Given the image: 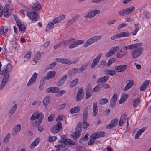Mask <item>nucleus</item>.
Masks as SVG:
<instances>
[{
	"mask_svg": "<svg viewBox=\"0 0 151 151\" xmlns=\"http://www.w3.org/2000/svg\"><path fill=\"white\" fill-rule=\"evenodd\" d=\"M131 51V55L132 58H136L139 57L142 54L143 49L142 47L136 48Z\"/></svg>",
	"mask_w": 151,
	"mask_h": 151,
	"instance_id": "1",
	"label": "nucleus"
},
{
	"mask_svg": "<svg viewBox=\"0 0 151 151\" xmlns=\"http://www.w3.org/2000/svg\"><path fill=\"white\" fill-rule=\"evenodd\" d=\"M135 9V7L132 6L120 10L118 12V14L122 16L129 15L132 13L133 11Z\"/></svg>",
	"mask_w": 151,
	"mask_h": 151,
	"instance_id": "2",
	"label": "nucleus"
},
{
	"mask_svg": "<svg viewBox=\"0 0 151 151\" xmlns=\"http://www.w3.org/2000/svg\"><path fill=\"white\" fill-rule=\"evenodd\" d=\"M43 118L44 115L43 113H40L38 112H36L33 114L30 118V119L32 121H33L39 118L38 121H37V123L39 122V123H41L42 122Z\"/></svg>",
	"mask_w": 151,
	"mask_h": 151,
	"instance_id": "3",
	"label": "nucleus"
},
{
	"mask_svg": "<svg viewBox=\"0 0 151 151\" xmlns=\"http://www.w3.org/2000/svg\"><path fill=\"white\" fill-rule=\"evenodd\" d=\"M3 73L2 74L0 75H4L3 79L1 81L0 86V89L2 90L6 84V83L8 81L9 78V72L8 73Z\"/></svg>",
	"mask_w": 151,
	"mask_h": 151,
	"instance_id": "4",
	"label": "nucleus"
},
{
	"mask_svg": "<svg viewBox=\"0 0 151 151\" xmlns=\"http://www.w3.org/2000/svg\"><path fill=\"white\" fill-rule=\"evenodd\" d=\"M82 124L80 122L77 124L75 132L72 134V136L74 137L77 138L80 136L82 131Z\"/></svg>",
	"mask_w": 151,
	"mask_h": 151,
	"instance_id": "5",
	"label": "nucleus"
},
{
	"mask_svg": "<svg viewBox=\"0 0 151 151\" xmlns=\"http://www.w3.org/2000/svg\"><path fill=\"white\" fill-rule=\"evenodd\" d=\"M56 61L58 62L64 64H76L77 63L76 61L74 62L70 60L65 58H59L56 59Z\"/></svg>",
	"mask_w": 151,
	"mask_h": 151,
	"instance_id": "6",
	"label": "nucleus"
},
{
	"mask_svg": "<svg viewBox=\"0 0 151 151\" xmlns=\"http://www.w3.org/2000/svg\"><path fill=\"white\" fill-rule=\"evenodd\" d=\"M100 11L97 9L93 10L88 12V13L84 16L86 19L92 18L96 15L99 14Z\"/></svg>",
	"mask_w": 151,
	"mask_h": 151,
	"instance_id": "7",
	"label": "nucleus"
},
{
	"mask_svg": "<svg viewBox=\"0 0 151 151\" xmlns=\"http://www.w3.org/2000/svg\"><path fill=\"white\" fill-rule=\"evenodd\" d=\"M130 35L129 33L126 32H122L119 33L114 35L111 37V39L112 40L123 37H128Z\"/></svg>",
	"mask_w": 151,
	"mask_h": 151,
	"instance_id": "8",
	"label": "nucleus"
},
{
	"mask_svg": "<svg viewBox=\"0 0 151 151\" xmlns=\"http://www.w3.org/2000/svg\"><path fill=\"white\" fill-rule=\"evenodd\" d=\"M62 129V124L60 122H57V124L51 128V131L53 133H57Z\"/></svg>",
	"mask_w": 151,
	"mask_h": 151,
	"instance_id": "9",
	"label": "nucleus"
},
{
	"mask_svg": "<svg viewBox=\"0 0 151 151\" xmlns=\"http://www.w3.org/2000/svg\"><path fill=\"white\" fill-rule=\"evenodd\" d=\"M24 11L31 20L35 21L37 20V16L38 15L35 12H28L27 10H24Z\"/></svg>",
	"mask_w": 151,
	"mask_h": 151,
	"instance_id": "10",
	"label": "nucleus"
},
{
	"mask_svg": "<svg viewBox=\"0 0 151 151\" xmlns=\"http://www.w3.org/2000/svg\"><path fill=\"white\" fill-rule=\"evenodd\" d=\"M119 49V47L118 46H116L112 47L111 50L105 54V57L106 58H108L113 55Z\"/></svg>",
	"mask_w": 151,
	"mask_h": 151,
	"instance_id": "11",
	"label": "nucleus"
},
{
	"mask_svg": "<svg viewBox=\"0 0 151 151\" xmlns=\"http://www.w3.org/2000/svg\"><path fill=\"white\" fill-rule=\"evenodd\" d=\"M142 45V43H138L132 44L131 45L124 47V50H132L134 48H137L140 47Z\"/></svg>",
	"mask_w": 151,
	"mask_h": 151,
	"instance_id": "12",
	"label": "nucleus"
},
{
	"mask_svg": "<svg viewBox=\"0 0 151 151\" xmlns=\"http://www.w3.org/2000/svg\"><path fill=\"white\" fill-rule=\"evenodd\" d=\"M118 119L116 118L112 120L109 124L107 125L106 128L108 129H111L114 127L117 124Z\"/></svg>",
	"mask_w": 151,
	"mask_h": 151,
	"instance_id": "13",
	"label": "nucleus"
},
{
	"mask_svg": "<svg viewBox=\"0 0 151 151\" xmlns=\"http://www.w3.org/2000/svg\"><path fill=\"white\" fill-rule=\"evenodd\" d=\"M15 20L17 23V25L19 27V31L22 32L25 30L26 28L24 25L22 24L20 22L19 19L17 17L14 16Z\"/></svg>",
	"mask_w": 151,
	"mask_h": 151,
	"instance_id": "14",
	"label": "nucleus"
},
{
	"mask_svg": "<svg viewBox=\"0 0 151 151\" xmlns=\"http://www.w3.org/2000/svg\"><path fill=\"white\" fill-rule=\"evenodd\" d=\"M37 73L36 72H35L34 73L31 79H30L27 83V86H29L30 85H31L33 83H35L37 79Z\"/></svg>",
	"mask_w": 151,
	"mask_h": 151,
	"instance_id": "15",
	"label": "nucleus"
},
{
	"mask_svg": "<svg viewBox=\"0 0 151 151\" xmlns=\"http://www.w3.org/2000/svg\"><path fill=\"white\" fill-rule=\"evenodd\" d=\"M79 16L78 15L73 16L72 19L69 20L66 24L67 26H70L75 22L78 20Z\"/></svg>",
	"mask_w": 151,
	"mask_h": 151,
	"instance_id": "16",
	"label": "nucleus"
},
{
	"mask_svg": "<svg viewBox=\"0 0 151 151\" xmlns=\"http://www.w3.org/2000/svg\"><path fill=\"white\" fill-rule=\"evenodd\" d=\"M59 89L57 87H51L47 89L46 91L47 93L52 92L54 93H58L59 92Z\"/></svg>",
	"mask_w": 151,
	"mask_h": 151,
	"instance_id": "17",
	"label": "nucleus"
},
{
	"mask_svg": "<svg viewBox=\"0 0 151 151\" xmlns=\"http://www.w3.org/2000/svg\"><path fill=\"white\" fill-rule=\"evenodd\" d=\"M83 90L82 88H80L79 90L77 93V101H79L83 97L84 93Z\"/></svg>",
	"mask_w": 151,
	"mask_h": 151,
	"instance_id": "18",
	"label": "nucleus"
},
{
	"mask_svg": "<svg viewBox=\"0 0 151 151\" xmlns=\"http://www.w3.org/2000/svg\"><path fill=\"white\" fill-rule=\"evenodd\" d=\"M117 100V94L115 93L113 96L110 100V105L112 107L114 108L116 105V101Z\"/></svg>",
	"mask_w": 151,
	"mask_h": 151,
	"instance_id": "19",
	"label": "nucleus"
},
{
	"mask_svg": "<svg viewBox=\"0 0 151 151\" xmlns=\"http://www.w3.org/2000/svg\"><path fill=\"white\" fill-rule=\"evenodd\" d=\"M115 68L117 72H123L127 68V66L125 65H121L116 66Z\"/></svg>",
	"mask_w": 151,
	"mask_h": 151,
	"instance_id": "20",
	"label": "nucleus"
},
{
	"mask_svg": "<svg viewBox=\"0 0 151 151\" xmlns=\"http://www.w3.org/2000/svg\"><path fill=\"white\" fill-rule=\"evenodd\" d=\"M147 129V127H145L140 129L139 131L137 132L135 135V139H139L140 136L142 133L146 130Z\"/></svg>",
	"mask_w": 151,
	"mask_h": 151,
	"instance_id": "21",
	"label": "nucleus"
},
{
	"mask_svg": "<svg viewBox=\"0 0 151 151\" xmlns=\"http://www.w3.org/2000/svg\"><path fill=\"white\" fill-rule=\"evenodd\" d=\"M109 77L108 76H104L103 77L99 78L97 80V83H104L106 82L108 80Z\"/></svg>",
	"mask_w": 151,
	"mask_h": 151,
	"instance_id": "22",
	"label": "nucleus"
},
{
	"mask_svg": "<svg viewBox=\"0 0 151 151\" xmlns=\"http://www.w3.org/2000/svg\"><path fill=\"white\" fill-rule=\"evenodd\" d=\"M55 74L56 72L55 71H49L47 73L45 78V79L47 80L53 78L55 76Z\"/></svg>",
	"mask_w": 151,
	"mask_h": 151,
	"instance_id": "23",
	"label": "nucleus"
},
{
	"mask_svg": "<svg viewBox=\"0 0 151 151\" xmlns=\"http://www.w3.org/2000/svg\"><path fill=\"white\" fill-rule=\"evenodd\" d=\"M65 18V16L64 15H63L61 16H59L54 19L53 22L55 24H56L64 20Z\"/></svg>",
	"mask_w": 151,
	"mask_h": 151,
	"instance_id": "24",
	"label": "nucleus"
},
{
	"mask_svg": "<svg viewBox=\"0 0 151 151\" xmlns=\"http://www.w3.org/2000/svg\"><path fill=\"white\" fill-rule=\"evenodd\" d=\"M127 117V115L124 114L121 117L119 123V126H122L123 124V123L125 122Z\"/></svg>",
	"mask_w": 151,
	"mask_h": 151,
	"instance_id": "25",
	"label": "nucleus"
},
{
	"mask_svg": "<svg viewBox=\"0 0 151 151\" xmlns=\"http://www.w3.org/2000/svg\"><path fill=\"white\" fill-rule=\"evenodd\" d=\"M129 82L125 86L123 90L124 91H125L131 88L132 87L133 85L134 82L133 80H129Z\"/></svg>",
	"mask_w": 151,
	"mask_h": 151,
	"instance_id": "26",
	"label": "nucleus"
},
{
	"mask_svg": "<svg viewBox=\"0 0 151 151\" xmlns=\"http://www.w3.org/2000/svg\"><path fill=\"white\" fill-rule=\"evenodd\" d=\"M93 134H94V135L95 136L96 138H98L99 137H103L105 134V132L102 131L95 132L93 133Z\"/></svg>",
	"mask_w": 151,
	"mask_h": 151,
	"instance_id": "27",
	"label": "nucleus"
},
{
	"mask_svg": "<svg viewBox=\"0 0 151 151\" xmlns=\"http://www.w3.org/2000/svg\"><path fill=\"white\" fill-rule=\"evenodd\" d=\"M92 95L91 88L89 86H88L86 91V98L88 99Z\"/></svg>",
	"mask_w": 151,
	"mask_h": 151,
	"instance_id": "28",
	"label": "nucleus"
},
{
	"mask_svg": "<svg viewBox=\"0 0 151 151\" xmlns=\"http://www.w3.org/2000/svg\"><path fill=\"white\" fill-rule=\"evenodd\" d=\"M150 81L146 80L141 86L140 87V90L143 91L147 87Z\"/></svg>",
	"mask_w": 151,
	"mask_h": 151,
	"instance_id": "29",
	"label": "nucleus"
},
{
	"mask_svg": "<svg viewBox=\"0 0 151 151\" xmlns=\"http://www.w3.org/2000/svg\"><path fill=\"white\" fill-rule=\"evenodd\" d=\"M95 43L92 37L89 39L83 45L84 47H87L88 45Z\"/></svg>",
	"mask_w": 151,
	"mask_h": 151,
	"instance_id": "30",
	"label": "nucleus"
},
{
	"mask_svg": "<svg viewBox=\"0 0 151 151\" xmlns=\"http://www.w3.org/2000/svg\"><path fill=\"white\" fill-rule=\"evenodd\" d=\"M50 98L49 96H45L43 99V104L45 106H47L50 102Z\"/></svg>",
	"mask_w": 151,
	"mask_h": 151,
	"instance_id": "31",
	"label": "nucleus"
},
{
	"mask_svg": "<svg viewBox=\"0 0 151 151\" xmlns=\"http://www.w3.org/2000/svg\"><path fill=\"white\" fill-rule=\"evenodd\" d=\"M67 77V76L66 74L63 76L58 82V86H61L63 85V84L65 83V80L66 79Z\"/></svg>",
	"mask_w": 151,
	"mask_h": 151,
	"instance_id": "32",
	"label": "nucleus"
},
{
	"mask_svg": "<svg viewBox=\"0 0 151 151\" xmlns=\"http://www.w3.org/2000/svg\"><path fill=\"white\" fill-rule=\"evenodd\" d=\"M98 111V107L97 104L95 103H93V116H96L97 113Z\"/></svg>",
	"mask_w": 151,
	"mask_h": 151,
	"instance_id": "33",
	"label": "nucleus"
},
{
	"mask_svg": "<svg viewBox=\"0 0 151 151\" xmlns=\"http://www.w3.org/2000/svg\"><path fill=\"white\" fill-rule=\"evenodd\" d=\"M80 106H78L71 109H70V111L71 114L77 113L80 111Z\"/></svg>",
	"mask_w": 151,
	"mask_h": 151,
	"instance_id": "34",
	"label": "nucleus"
},
{
	"mask_svg": "<svg viewBox=\"0 0 151 151\" xmlns=\"http://www.w3.org/2000/svg\"><path fill=\"white\" fill-rule=\"evenodd\" d=\"M34 6H32V8L35 10H39L41 9V5L39 3L36 2L34 3Z\"/></svg>",
	"mask_w": 151,
	"mask_h": 151,
	"instance_id": "35",
	"label": "nucleus"
},
{
	"mask_svg": "<svg viewBox=\"0 0 151 151\" xmlns=\"http://www.w3.org/2000/svg\"><path fill=\"white\" fill-rule=\"evenodd\" d=\"M88 107L86 106L84 110L83 115V119L85 120V119H87V118L88 117Z\"/></svg>",
	"mask_w": 151,
	"mask_h": 151,
	"instance_id": "36",
	"label": "nucleus"
},
{
	"mask_svg": "<svg viewBox=\"0 0 151 151\" xmlns=\"http://www.w3.org/2000/svg\"><path fill=\"white\" fill-rule=\"evenodd\" d=\"M78 71V69L77 68H75L72 69L68 72L69 75L72 76L76 74Z\"/></svg>",
	"mask_w": 151,
	"mask_h": 151,
	"instance_id": "37",
	"label": "nucleus"
},
{
	"mask_svg": "<svg viewBox=\"0 0 151 151\" xmlns=\"http://www.w3.org/2000/svg\"><path fill=\"white\" fill-rule=\"evenodd\" d=\"M96 138L95 136L94 135V134H93L90 138L89 142L88 143V145H91L93 144L95 142Z\"/></svg>",
	"mask_w": 151,
	"mask_h": 151,
	"instance_id": "38",
	"label": "nucleus"
},
{
	"mask_svg": "<svg viewBox=\"0 0 151 151\" xmlns=\"http://www.w3.org/2000/svg\"><path fill=\"white\" fill-rule=\"evenodd\" d=\"M78 78L75 79L71 81L70 83V87H74L78 83Z\"/></svg>",
	"mask_w": 151,
	"mask_h": 151,
	"instance_id": "39",
	"label": "nucleus"
},
{
	"mask_svg": "<svg viewBox=\"0 0 151 151\" xmlns=\"http://www.w3.org/2000/svg\"><path fill=\"white\" fill-rule=\"evenodd\" d=\"M54 23L52 22H50L48 24L46 28L45 29L46 31H48V30H51L54 28Z\"/></svg>",
	"mask_w": 151,
	"mask_h": 151,
	"instance_id": "40",
	"label": "nucleus"
},
{
	"mask_svg": "<svg viewBox=\"0 0 151 151\" xmlns=\"http://www.w3.org/2000/svg\"><path fill=\"white\" fill-rule=\"evenodd\" d=\"M11 66L12 64L11 63H8L7 66H6L5 68L2 71V72H3L4 73H9V70H10Z\"/></svg>",
	"mask_w": 151,
	"mask_h": 151,
	"instance_id": "41",
	"label": "nucleus"
},
{
	"mask_svg": "<svg viewBox=\"0 0 151 151\" xmlns=\"http://www.w3.org/2000/svg\"><path fill=\"white\" fill-rule=\"evenodd\" d=\"M17 107V105L16 104H15L10 109L9 113L12 114L15 111Z\"/></svg>",
	"mask_w": 151,
	"mask_h": 151,
	"instance_id": "42",
	"label": "nucleus"
},
{
	"mask_svg": "<svg viewBox=\"0 0 151 151\" xmlns=\"http://www.w3.org/2000/svg\"><path fill=\"white\" fill-rule=\"evenodd\" d=\"M88 133L86 134L84 136V137L80 140L79 142L80 143H83L87 141L88 139Z\"/></svg>",
	"mask_w": 151,
	"mask_h": 151,
	"instance_id": "43",
	"label": "nucleus"
},
{
	"mask_svg": "<svg viewBox=\"0 0 151 151\" xmlns=\"http://www.w3.org/2000/svg\"><path fill=\"white\" fill-rule=\"evenodd\" d=\"M21 129V127L20 124H19L14 127V130L16 134Z\"/></svg>",
	"mask_w": 151,
	"mask_h": 151,
	"instance_id": "44",
	"label": "nucleus"
},
{
	"mask_svg": "<svg viewBox=\"0 0 151 151\" xmlns=\"http://www.w3.org/2000/svg\"><path fill=\"white\" fill-rule=\"evenodd\" d=\"M38 140V139H36L32 142L30 146L31 148H33L38 145L39 143Z\"/></svg>",
	"mask_w": 151,
	"mask_h": 151,
	"instance_id": "45",
	"label": "nucleus"
},
{
	"mask_svg": "<svg viewBox=\"0 0 151 151\" xmlns=\"http://www.w3.org/2000/svg\"><path fill=\"white\" fill-rule=\"evenodd\" d=\"M87 65H83L82 67L80 68L78 70V73H81L83 72L87 68Z\"/></svg>",
	"mask_w": 151,
	"mask_h": 151,
	"instance_id": "46",
	"label": "nucleus"
},
{
	"mask_svg": "<svg viewBox=\"0 0 151 151\" xmlns=\"http://www.w3.org/2000/svg\"><path fill=\"white\" fill-rule=\"evenodd\" d=\"M140 102L139 99L138 98H136L133 101V106L135 107H136L137 106Z\"/></svg>",
	"mask_w": 151,
	"mask_h": 151,
	"instance_id": "47",
	"label": "nucleus"
},
{
	"mask_svg": "<svg viewBox=\"0 0 151 151\" xmlns=\"http://www.w3.org/2000/svg\"><path fill=\"white\" fill-rule=\"evenodd\" d=\"M99 61L98 60L96 59H94L91 65V68H93L98 63Z\"/></svg>",
	"mask_w": 151,
	"mask_h": 151,
	"instance_id": "48",
	"label": "nucleus"
},
{
	"mask_svg": "<svg viewBox=\"0 0 151 151\" xmlns=\"http://www.w3.org/2000/svg\"><path fill=\"white\" fill-rule=\"evenodd\" d=\"M92 37L94 42H95L100 40L101 38L102 37L101 35L95 36Z\"/></svg>",
	"mask_w": 151,
	"mask_h": 151,
	"instance_id": "49",
	"label": "nucleus"
},
{
	"mask_svg": "<svg viewBox=\"0 0 151 151\" xmlns=\"http://www.w3.org/2000/svg\"><path fill=\"white\" fill-rule=\"evenodd\" d=\"M87 120V119H85V120L84 119L83 120V127L84 129L87 128L89 126V124L86 122Z\"/></svg>",
	"mask_w": 151,
	"mask_h": 151,
	"instance_id": "50",
	"label": "nucleus"
},
{
	"mask_svg": "<svg viewBox=\"0 0 151 151\" xmlns=\"http://www.w3.org/2000/svg\"><path fill=\"white\" fill-rule=\"evenodd\" d=\"M36 124H38L37 127L39 131L40 132H42L44 129V127L40 124L41 123H39V122L37 123V121H36Z\"/></svg>",
	"mask_w": 151,
	"mask_h": 151,
	"instance_id": "51",
	"label": "nucleus"
},
{
	"mask_svg": "<svg viewBox=\"0 0 151 151\" xmlns=\"http://www.w3.org/2000/svg\"><path fill=\"white\" fill-rule=\"evenodd\" d=\"M10 137V133H8L6 136L4 138L3 141L6 143H7L9 141V139Z\"/></svg>",
	"mask_w": 151,
	"mask_h": 151,
	"instance_id": "52",
	"label": "nucleus"
},
{
	"mask_svg": "<svg viewBox=\"0 0 151 151\" xmlns=\"http://www.w3.org/2000/svg\"><path fill=\"white\" fill-rule=\"evenodd\" d=\"M64 45L63 41L60 42L59 43L56 45L54 47V49H56L59 47Z\"/></svg>",
	"mask_w": 151,
	"mask_h": 151,
	"instance_id": "53",
	"label": "nucleus"
},
{
	"mask_svg": "<svg viewBox=\"0 0 151 151\" xmlns=\"http://www.w3.org/2000/svg\"><path fill=\"white\" fill-rule=\"evenodd\" d=\"M56 65V63L55 62H53L50 65H49L47 66V68L48 69H52Z\"/></svg>",
	"mask_w": 151,
	"mask_h": 151,
	"instance_id": "54",
	"label": "nucleus"
},
{
	"mask_svg": "<svg viewBox=\"0 0 151 151\" xmlns=\"http://www.w3.org/2000/svg\"><path fill=\"white\" fill-rule=\"evenodd\" d=\"M108 101V99L105 98H102L100 101V103L101 104H103L107 103Z\"/></svg>",
	"mask_w": 151,
	"mask_h": 151,
	"instance_id": "55",
	"label": "nucleus"
},
{
	"mask_svg": "<svg viewBox=\"0 0 151 151\" xmlns=\"http://www.w3.org/2000/svg\"><path fill=\"white\" fill-rule=\"evenodd\" d=\"M106 72L107 74L111 76H113L115 74V71L111 70H106Z\"/></svg>",
	"mask_w": 151,
	"mask_h": 151,
	"instance_id": "56",
	"label": "nucleus"
},
{
	"mask_svg": "<svg viewBox=\"0 0 151 151\" xmlns=\"http://www.w3.org/2000/svg\"><path fill=\"white\" fill-rule=\"evenodd\" d=\"M101 86L102 88L105 89L109 88L111 87L110 85L106 83L102 84Z\"/></svg>",
	"mask_w": 151,
	"mask_h": 151,
	"instance_id": "57",
	"label": "nucleus"
},
{
	"mask_svg": "<svg viewBox=\"0 0 151 151\" xmlns=\"http://www.w3.org/2000/svg\"><path fill=\"white\" fill-rule=\"evenodd\" d=\"M74 40V38H71L68 40H63V42L64 44H69L73 42V41Z\"/></svg>",
	"mask_w": 151,
	"mask_h": 151,
	"instance_id": "58",
	"label": "nucleus"
},
{
	"mask_svg": "<svg viewBox=\"0 0 151 151\" xmlns=\"http://www.w3.org/2000/svg\"><path fill=\"white\" fill-rule=\"evenodd\" d=\"M9 11V9H8L6 8L4 9V16L6 17H8L9 15V14L7 13V12Z\"/></svg>",
	"mask_w": 151,
	"mask_h": 151,
	"instance_id": "59",
	"label": "nucleus"
},
{
	"mask_svg": "<svg viewBox=\"0 0 151 151\" xmlns=\"http://www.w3.org/2000/svg\"><path fill=\"white\" fill-rule=\"evenodd\" d=\"M99 86V85L98 84L93 88V91L94 92H97L99 90L100 87Z\"/></svg>",
	"mask_w": 151,
	"mask_h": 151,
	"instance_id": "60",
	"label": "nucleus"
},
{
	"mask_svg": "<svg viewBox=\"0 0 151 151\" xmlns=\"http://www.w3.org/2000/svg\"><path fill=\"white\" fill-rule=\"evenodd\" d=\"M116 22V20L115 19H113L108 21L107 23L108 25L110 26L112 24H114Z\"/></svg>",
	"mask_w": 151,
	"mask_h": 151,
	"instance_id": "61",
	"label": "nucleus"
},
{
	"mask_svg": "<svg viewBox=\"0 0 151 151\" xmlns=\"http://www.w3.org/2000/svg\"><path fill=\"white\" fill-rule=\"evenodd\" d=\"M127 25V24H126L125 23H123L122 24H120L117 27V29L118 30H119L120 29H121L122 27L126 26Z\"/></svg>",
	"mask_w": 151,
	"mask_h": 151,
	"instance_id": "62",
	"label": "nucleus"
},
{
	"mask_svg": "<svg viewBox=\"0 0 151 151\" xmlns=\"http://www.w3.org/2000/svg\"><path fill=\"white\" fill-rule=\"evenodd\" d=\"M31 52L30 51H29L26 54L24 57L25 58H28L29 59L31 56Z\"/></svg>",
	"mask_w": 151,
	"mask_h": 151,
	"instance_id": "63",
	"label": "nucleus"
},
{
	"mask_svg": "<svg viewBox=\"0 0 151 151\" xmlns=\"http://www.w3.org/2000/svg\"><path fill=\"white\" fill-rule=\"evenodd\" d=\"M76 151H86V149L84 147H77Z\"/></svg>",
	"mask_w": 151,
	"mask_h": 151,
	"instance_id": "64",
	"label": "nucleus"
}]
</instances>
